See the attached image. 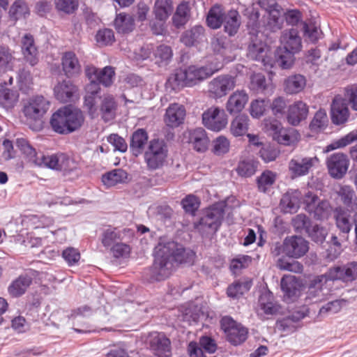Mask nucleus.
<instances>
[{
	"mask_svg": "<svg viewBox=\"0 0 357 357\" xmlns=\"http://www.w3.org/2000/svg\"><path fill=\"white\" fill-rule=\"evenodd\" d=\"M319 162L317 156L302 157L296 155L289 162L288 169L292 178L305 176Z\"/></svg>",
	"mask_w": 357,
	"mask_h": 357,
	"instance_id": "obj_12",
	"label": "nucleus"
},
{
	"mask_svg": "<svg viewBox=\"0 0 357 357\" xmlns=\"http://www.w3.org/2000/svg\"><path fill=\"white\" fill-rule=\"evenodd\" d=\"M343 240L342 234L340 233V238L335 235H333L330 241L329 248L327 250L328 257L331 259H336L342 252V243L341 242L346 241Z\"/></svg>",
	"mask_w": 357,
	"mask_h": 357,
	"instance_id": "obj_57",
	"label": "nucleus"
},
{
	"mask_svg": "<svg viewBox=\"0 0 357 357\" xmlns=\"http://www.w3.org/2000/svg\"><path fill=\"white\" fill-rule=\"evenodd\" d=\"M283 252L289 257L298 259L309 250V243L304 238L291 236L285 238L282 244Z\"/></svg>",
	"mask_w": 357,
	"mask_h": 357,
	"instance_id": "obj_14",
	"label": "nucleus"
},
{
	"mask_svg": "<svg viewBox=\"0 0 357 357\" xmlns=\"http://www.w3.org/2000/svg\"><path fill=\"white\" fill-rule=\"evenodd\" d=\"M191 7L188 1H181L176 8L173 14L172 21L176 29L183 27L189 21L190 17Z\"/></svg>",
	"mask_w": 357,
	"mask_h": 357,
	"instance_id": "obj_32",
	"label": "nucleus"
},
{
	"mask_svg": "<svg viewBox=\"0 0 357 357\" xmlns=\"http://www.w3.org/2000/svg\"><path fill=\"white\" fill-rule=\"evenodd\" d=\"M301 287V282L295 276H284L281 280L284 299L287 303L293 302L298 298Z\"/></svg>",
	"mask_w": 357,
	"mask_h": 357,
	"instance_id": "obj_24",
	"label": "nucleus"
},
{
	"mask_svg": "<svg viewBox=\"0 0 357 357\" xmlns=\"http://www.w3.org/2000/svg\"><path fill=\"white\" fill-rule=\"evenodd\" d=\"M20 93L15 88H8L6 83L0 84V107L6 110L13 109L19 102Z\"/></svg>",
	"mask_w": 357,
	"mask_h": 357,
	"instance_id": "obj_27",
	"label": "nucleus"
},
{
	"mask_svg": "<svg viewBox=\"0 0 357 357\" xmlns=\"http://www.w3.org/2000/svg\"><path fill=\"white\" fill-rule=\"evenodd\" d=\"M248 123L249 118L247 115L237 116L231 123L230 130L232 135L236 137L244 135L248 130Z\"/></svg>",
	"mask_w": 357,
	"mask_h": 357,
	"instance_id": "obj_46",
	"label": "nucleus"
},
{
	"mask_svg": "<svg viewBox=\"0 0 357 357\" xmlns=\"http://www.w3.org/2000/svg\"><path fill=\"white\" fill-rule=\"evenodd\" d=\"M60 153L52 155L42 154L38 156L36 160L35 165L38 167H44L54 170H58Z\"/></svg>",
	"mask_w": 357,
	"mask_h": 357,
	"instance_id": "obj_48",
	"label": "nucleus"
},
{
	"mask_svg": "<svg viewBox=\"0 0 357 357\" xmlns=\"http://www.w3.org/2000/svg\"><path fill=\"white\" fill-rule=\"evenodd\" d=\"M202 123L208 130L219 132L227 126V116L223 109L212 106L203 112Z\"/></svg>",
	"mask_w": 357,
	"mask_h": 357,
	"instance_id": "obj_10",
	"label": "nucleus"
},
{
	"mask_svg": "<svg viewBox=\"0 0 357 357\" xmlns=\"http://www.w3.org/2000/svg\"><path fill=\"white\" fill-rule=\"evenodd\" d=\"M128 178L127 172L122 169H116L102 175V181L108 186H114L126 182Z\"/></svg>",
	"mask_w": 357,
	"mask_h": 357,
	"instance_id": "obj_42",
	"label": "nucleus"
},
{
	"mask_svg": "<svg viewBox=\"0 0 357 357\" xmlns=\"http://www.w3.org/2000/svg\"><path fill=\"white\" fill-rule=\"evenodd\" d=\"M326 165L333 178H342L348 170L349 161L346 154L335 153L327 158Z\"/></svg>",
	"mask_w": 357,
	"mask_h": 357,
	"instance_id": "obj_18",
	"label": "nucleus"
},
{
	"mask_svg": "<svg viewBox=\"0 0 357 357\" xmlns=\"http://www.w3.org/2000/svg\"><path fill=\"white\" fill-rule=\"evenodd\" d=\"M149 135L145 129L138 128L132 135L130 149L134 154L137 155L142 153L145 145L147 144Z\"/></svg>",
	"mask_w": 357,
	"mask_h": 357,
	"instance_id": "obj_38",
	"label": "nucleus"
},
{
	"mask_svg": "<svg viewBox=\"0 0 357 357\" xmlns=\"http://www.w3.org/2000/svg\"><path fill=\"white\" fill-rule=\"evenodd\" d=\"M22 51L24 56L31 66H35L38 61V50L34 38L30 33L25 34L22 38Z\"/></svg>",
	"mask_w": 357,
	"mask_h": 357,
	"instance_id": "obj_30",
	"label": "nucleus"
},
{
	"mask_svg": "<svg viewBox=\"0 0 357 357\" xmlns=\"http://www.w3.org/2000/svg\"><path fill=\"white\" fill-rule=\"evenodd\" d=\"M9 14L11 17L17 20L29 14V8L23 0H16L10 6Z\"/></svg>",
	"mask_w": 357,
	"mask_h": 357,
	"instance_id": "obj_58",
	"label": "nucleus"
},
{
	"mask_svg": "<svg viewBox=\"0 0 357 357\" xmlns=\"http://www.w3.org/2000/svg\"><path fill=\"white\" fill-rule=\"evenodd\" d=\"M309 114L308 105L302 100H297L289 105L287 111V122L294 126L305 120Z\"/></svg>",
	"mask_w": 357,
	"mask_h": 357,
	"instance_id": "obj_21",
	"label": "nucleus"
},
{
	"mask_svg": "<svg viewBox=\"0 0 357 357\" xmlns=\"http://www.w3.org/2000/svg\"><path fill=\"white\" fill-rule=\"evenodd\" d=\"M62 70L68 77H73L81 73V65L73 52H64L61 57Z\"/></svg>",
	"mask_w": 357,
	"mask_h": 357,
	"instance_id": "obj_29",
	"label": "nucleus"
},
{
	"mask_svg": "<svg viewBox=\"0 0 357 357\" xmlns=\"http://www.w3.org/2000/svg\"><path fill=\"white\" fill-rule=\"evenodd\" d=\"M32 283V278L26 275H21L11 282L8 287L9 294L13 297L23 295Z\"/></svg>",
	"mask_w": 357,
	"mask_h": 357,
	"instance_id": "obj_35",
	"label": "nucleus"
},
{
	"mask_svg": "<svg viewBox=\"0 0 357 357\" xmlns=\"http://www.w3.org/2000/svg\"><path fill=\"white\" fill-rule=\"evenodd\" d=\"M252 286L250 281L240 282L237 281L230 284L227 289V296L230 298H238L244 293L248 291Z\"/></svg>",
	"mask_w": 357,
	"mask_h": 357,
	"instance_id": "obj_49",
	"label": "nucleus"
},
{
	"mask_svg": "<svg viewBox=\"0 0 357 357\" xmlns=\"http://www.w3.org/2000/svg\"><path fill=\"white\" fill-rule=\"evenodd\" d=\"M16 144L28 160L35 165L36 160L38 156L36 149L29 142L25 139L20 138L17 139Z\"/></svg>",
	"mask_w": 357,
	"mask_h": 357,
	"instance_id": "obj_51",
	"label": "nucleus"
},
{
	"mask_svg": "<svg viewBox=\"0 0 357 357\" xmlns=\"http://www.w3.org/2000/svg\"><path fill=\"white\" fill-rule=\"evenodd\" d=\"M186 116V110L183 105L172 103L166 109L164 121L169 128H177L183 123Z\"/></svg>",
	"mask_w": 357,
	"mask_h": 357,
	"instance_id": "obj_22",
	"label": "nucleus"
},
{
	"mask_svg": "<svg viewBox=\"0 0 357 357\" xmlns=\"http://www.w3.org/2000/svg\"><path fill=\"white\" fill-rule=\"evenodd\" d=\"M55 98L61 102H71L78 96V88L72 82L63 80L54 87Z\"/></svg>",
	"mask_w": 357,
	"mask_h": 357,
	"instance_id": "obj_23",
	"label": "nucleus"
},
{
	"mask_svg": "<svg viewBox=\"0 0 357 357\" xmlns=\"http://www.w3.org/2000/svg\"><path fill=\"white\" fill-rule=\"evenodd\" d=\"M17 84L20 90L27 93L33 84L30 71L25 69L20 70L17 77Z\"/></svg>",
	"mask_w": 357,
	"mask_h": 357,
	"instance_id": "obj_56",
	"label": "nucleus"
},
{
	"mask_svg": "<svg viewBox=\"0 0 357 357\" xmlns=\"http://www.w3.org/2000/svg\"><path fill=\"white\" fill-rule=\"evenodd\" d=\"M181 204L186 213L194 215L200 206V200L195 195H188L183 199Z\"/></svg>",
	"mask_w": 357,
	"mask_h": 357,
	"instance_id": "obj_61",
	"label": "nucleus"
},
{
	"mask_svg": "<svg viewBox=\"0 0 357 357\" xmlns=\"http://www.w3.org/2000/svg\"><path fill=\"white\" fill-rule=\"evenodd\" d=\"M117 102L112 95L105 96L99 107L100 114L105 122L113 120L116 116Z\"/></svg>",
	"mask_w": 357,
	"mask_h": 357,
	"instance_id": "obj_34",
	"label": "nucleus"
},
{
	"mask_svg": "<svg viewBox=\"0 0 357 357\" xmlns=\"http://www.w3.org/2000/svg\"><path fill=\"white\" fill-rule=\"evenodd\" d=\"M173 10V0H155L153 13L156 20L165 23Z\"/></svg>",
	"mask_w": 357,
	"mask_h": 357,
	"instance_id": "obj_31",
	"label": "nucleus"
},
{
	"mask_svg": "<svg viewBox=\"0 0 357 357\" xmlns=\"http://www.w3.org/2000/svg\"><path fill=\"white\" fill-rule=\"evenodd\" d=\"M277 178V174L271 170H265L257 178L258 190L267 192L273 185Z\"/></svg>",
	"mask_w": 357,
	"mask_h": 357,
	"instance_id": "obj_43",
	"label": "nucleus"
},
{
	"mask_svg": "<svg viewBox=\"0 0 357 357\" xmlns=\"http://www.w3.org/2000/svg\"><path fill=\"white\" fill-rule=\"evenodd\" d=\"M222 68L219 62H210L206 66L191 65L185 68L177 69L169 78L173 87L192 86L208 78Z\"/></svg>",
	"mask_w": 357,
	"mask_h": 357,
	"instance_id": "obj_3",
	"label": "nucleus"
},
{
	"mask_svg": "<svg viewBox=\"0 0 357 357\" xmlns=\"http://www.w3.org/2000/svg\"><path fill=\"white\" fill-rule=\"evenodd\" d=\"M230 142L225 136H220L213 142V152L217 155H221L229 152Z\"/></svg>",
	"mask_w": 357,
	"mask_h": 357,
	"instance_id": "obj_63",
	"label": "nucleus"
},
{
	"mask_svg": "<svg viewBox=\"0 0 357 357\" xmlns=\"http://www.w3.org/2000/svg\"><path fill=\"white\" fill-rule=\"evenodd\" d=\"M225 14L219 6H213L208 11L206 17L207 25L211 29H216L223 23Z\"/></svg>",
	"mask_w": 357,
	"mask_h": 357,
	"instance_id": "obj_44",
	"label": "nucleus"
},
{
	"mask_svg": "<svg viewBox=\"0 0 357 357\" xmlns=\"http://www.w3.org/2000/svg\"><path fill=\"white\" fill-rule=\"evenodd\" d=\"M14 59L13 52L8 47L0 45V75L12 69Z\"/></svg>",
	"mask_w": 357,
	"mask_h": 357,
	"instance_id": "obj_47",
	"label": "nucleus"
},
{
	"mask_svg": "<svg viewBox=\"0 0 357 357\" xmlns=\"http://www.w3.org/2000/svg\"><path fill=\"white\" fill-rule=\"evenodd\" d=\"M258 314L264 316H273L280 313L281 306L274 301L271 293H265L260 296L258 301Z\"/></svg>",
	"mask_w": 357,
	"mask_h": 357,
	"instance_id": "obj_28",
	"label": "nucleus"
},
{
	"mask_svg": "<svg viewBox=\"0 0 357 357\" xmlns=\"http://www.w3.org/2000/svg\"><path fill=\"white\" fill-rule=\"evenodd\" d=\"M147 342L150 349L158 357H170L171 342L163 333L152 332L149 333Z\"/></svg>",
	"mask_w": 357,
	"mask_h": 357,
	"instance_id": "obj_15",
	"label": "nucleus"
},
{
	"mask_svg": "<svg viewBox=\"0 0 357 357\" xmlns=\"http://www.w3.org/2000/svg\"><path fill=\"white\" fill-rule=\"evenodd\" d=\"M85 73L89 79H95L98 83L108 87L113 84L115 69L109 66H105L101 70L93 66H88L86 67Z\"/></svg>",
	"mask_w": 357,
	"mask_h": 357,
	"instance_id": "obj_20",
	"label": "nucleus"
},
{
	"mask_svg": "<svg viewBox=\"0 0 357 357\" xmlns=\"http://www.w3.org/2000/svg\"><path fill=\"white\" fill-rule=\"evenodd\" d=\"M225 204L216 202L203 211V215L195 227L200 231L215 233L222 225L225 215Z\"/></svg>",
	"mask_w": 357,
	"mask_h": 357,
	"instance_id": "obj_6",
	"label": "nucleus"
},
{
	"mask_svg": "<svg viewBox=\"0 0 357 357\" xmlns=\"http://www.w3.org/2000/svg\"><path fill=\"white\" fill-rule=\"evenodd\" d=\"M84 120V115L79 109L63 107L52 115L50 125L54 132L68 134L79 128Z\"/></svg>",
	"mask_w": 357,
	"mask_h": 357,
	"instance_id": "obj_4",
	"label": "nucleus"
},
{
	"mask_svg": "<svg viewBox=\"0 0 357 357\" xmlns=\"http://www.w3.org/2000/svg\"><path fill=\"white\" fill-rule=\"evenodd\" d=\"M305 210L316 220H325L328 218L331 206L328 201L321 200L312 192H307L303 198Z\"/></svg>",
	"mask_w": 357,
	"mask_h": 357,
	"instance_id": "obj_8",
	"label": "nucleus"
},
{
	"mask_svg": "<svg viewBox=\"0 0 357 357\" xmlns=\"http://www.w3.org/2000/svg\"><path fill=\"white\" fill-rule=\"evenodd\" d=\"M204 37V28L202 26H195L185 31L181 40L186 46H192L202 40Z\"/></svg>",
	"mask_w": 357,
	"mask_h": 357,
	"instance_id": "obj_41",
	"label": "nucleus"
},
{
	"mask_svg": "<svg viewBox=\"0 0 357 357\" xmlns=\"http://www.w3.org/2000/svg\"><path fill=\"white\" fill-rule=\"evenodd\" d=\"M190 142L192 144L194 149L200 153L205 152L209 144V139L206 132L202 128H195L190 132Z\"/></svg>",
	"mask_w": 357,
	"mask_h": 357,
	"instance_id": "obj_33",
	"label": "nucleus"
},
{
	"mask_svg": "<svg viewBox=\"0 0 357 357\" xmlns=\"http://www.w3.org/2000/svg\"><path fill=\"white\" fill-rule=\"evenodd\" d=\"M249 100L247 92L243 90L234 91L228 98L226 102V109L230 114L240 113L244 108Z\"/></svg>",
	"mask_w": 357,
	"mask_h": 357,
	"instance_id": "obj_25",
	"label": "nucleus"
},
{
	"mask_svg": "<svg viewBox=\"0 0 357 357\" xmlns=\"http://www.w3.org/2000/svg\"><path fill=\"white\" fill-rule=\"evenodd\" d=\"M220 326L226 335L227 340L233 345L242 344L248 337V329L229 316H225L221 319Z\"/></svg>",
	"mask_w": 357,
	"mask_h": 357,
	"instance_id": "obj_7",
	"label": "nucleus"
},
{
	"mask_svg": "<svg viewBox=\"0 0 357 357\" xmlns=\"http://www.w3.org/2000/svg\"><path fill=\"white\" fill-rule=\"evenodd\" d=\"M114 25L118 33H128L132 31L135 28V20L130 14L120 13L116 15Z\"/></svg>",
	"mask_w": 357,
	"mask_h": 357,
	"instance_id": "obj_37",
	"label": "nucleus"
},
{
	"mask_svg": "<svg viewBox=\"0 0 357 357\" xmlns=\"http://www.w3.org/2000/svg\"><path fill=\"white\" fill-rule=\"evenodd\" d=\"M236 85V79L230 75H220L208 83V93L214 98L225 97Z\"/></svg>",
	"mask_w": 357,
	"mask_h": 357,
	"instance_id": "obj_11",
	"label": "nucleus"
},
{
	"mask_svg": "<svg viewBox=\"0 0 357 357\" xmlns=\"http://www.w3.org/2000/svg\"><path fill=\"white\" fill-rule=\"evenodd\" d=\"M355 141H357V131L350 132L342 138L326 146L325 151L330 152L337 149L345 147Z\"/></svg>",
	"mask_w": 357,
	"mask_h": 357,
	"instance_id": "obj_50",
	"label": "nucleus"
},
{
	"mask_svg": "<svg viewBox=\"0 0 357 357\" xmlns=\"http://www.w3.org/2000/svg\"><path fill=\"white\" fill-rule=\"evenodd\" d=\"M280 42L284 50L290 52L298 53L302 49L301 38L298 30L294 28L282 32Z\"/></svg>",
	"mask_w": 357,
	"mask_h": 357,
	"instance_id": "obj_26",
	"label": "nucleus"
},
{
	"mask_svg": "<svg viewBox=\"0 0 357 357\" xmlns=\"http://www.w3.org/2000/svg\"><path fill=\"white\" fill-rule=\"evenodd\" d=\"M155 259L151 266V278L160 281L169 278L176 266L189 262L194 254L174 241L159 243L155 248Z\"/></svg>",
	"mask_w": 357,
	"mask_h": 357,
	"instance_id": "obj_1",
	"label": "nucleus"
},
{
	"mask_svg": "<svg viewBox=\"0 0 357 357\" xmlns=\"http://www.w3.org/2000/svg\"><path fill=\"white\" fill-rule=\"evenodd\" d=\"M288 107V100L281 96L274 98L270 105L273 114L278 118L282 117L287 113Z\"/></svg>",
	"mask_w": 357,
	"mask_h": 357,
	"instance_id": "obj_55",
	"label": "nucleus"
},
{
	"mask_svg": "<svg viewBox=\"0 0 357 357\" xmlns=\"http://www.w3.org/2000/svg\"><path fill=\"white\" fill-rule=\"evenodd\" d=\"M328 123L326 112L324 109H319L310 121L309 128L312 132H319L324 130Z\"/></svg>",
	"mask_w": 357,
	"mask_h": 357,
	"instance_id": "obj_45",
	"label": "nucleus"
},
{
	"mask_svg": "<svg viewBox=\"0 0 357 357\" xmlns=\"http://www.w3.org/2000/svg\"><path fill=\"white\" fill-rule=\"evenodd\" d=\"M59 158L58 170L64 172H71L78 168V162L74 158L68 156L66 154L60 153Z\"/></svg>",
	"mask_w": 357,
	"mask_h": 357,
	"instance_id": "obj_59",
	"label": "nucleus"
},
{
	"mask_svg": "<svg viewBox=\"0 0 357 357\" xmlns=\"http://www.w3.org/2000/svg\"><path fill=\"white\" fill-rule=\"evenodd\" d=\"M225 31L229 36H234L241 25L240 15L237 10H230L224 17Z\"/></svg>",
	"mask_w": 357,
	"mask_h": 357,
	"instance_id": "obj_40",
	"label": "nucleus"
},
{
	"mask_svg": "<svg viewBox=\"0 0 357 357\" xmlns=\"http://www.w3.org/2000/svg\"><path fill=\"white\" fill-rule=\"evenodd\" d=\"M341 202L350 210L357 208V195L350 185H340L336 192Z\"/></svg>",
	"mask_w": 357,
	"mask_h": 357,
	"instance_id": "obj_36",
	"label": "nucleus"
},
{
	"mask_svg": "<svg viewBox=\"0 0 357 357\" xmlns=\"http://www.w3.org/2000/svg\"><path fill=\"white\" fill-rule=\"evenodd\" d=\"M280 205L285 213H295L299 208V201L295 196L285 195L280 201Z\"/></svg>",
	"mask_w": 357,
	"mask_h": 357,
	"instance_id": "obj_60",
	"label": "nucleus"
},
{
	"mask_svg": "<svg viewBox=\"0 0 357 357\" xmlns=\"http://www.w3.org/2000/svg\"><path fill=\"white\" fill-rule=\"evenodd\" d=\"M252 261L251 257L241 255L233 259L230 263V270L234 273H238L242 269L246 268Z\"/></svg>",
	"mask_w": 357,
	"mask_h": 357,
	"instance_id": "obj_62",
	"label": "nucleus"
},
{
	"mask_svg": "<svg viewBox=\"0 0 357 357\" xmlns=\"http://www.w3.org/2000/svg\"><path fill=\"white\" fill-rule=\"evenodd\" d=\"M266 128L271 132L274 140L279 144L289 146L296 139V131L291 128H284L282 124L273 120L266 123Z\"/></svg>",
	"mask_w": 357,
	"mask_h": 357,
	"instance_id": "obj_13",
	"label": "nucleus"
},
{
	"mask_svg": "<svg viewBox=\"0 0 357 357\" xmlns=\"http://www.w3.org/2000/svg\"><path fill=\"white\" fill-rule=\"evenodd\" d=\"M96 39L100 46L112 45L115 40L114 31L110 29L99 30L96 33Z\"/></svg>",
	"mask_w": 357,
	"mask_h": 357,
	"instance_id": "obj_64",
	"label": "nucleus"
},
{
	"mask_svg": "<svg viewBox=\"0 0 357 357\" xmlns=\"http://www.w3.org/2000/svg\"><path fill=\"white\" fill-rule=\"evenodd\" d=\"M50 102L42 96L31 98L24 105L22 112L26 121L31 123H42V119L49 109Z\"/></svg>",
	"mask_w": 357,
	"mask_h": 357,
	"instance_id": "obj_9",
	"label": "nucleus"
},
{
	"mask_svg": "<svg viewBox=\"0 0 357 357\" xmlns=\"http://www.w3.org/2000/svg\"><path fill=\"white\" fill-rule=\"evenodd\" d=\"M350 116V112L346 100L341 95L334 96L331 105V118L333 124L343 125Z\"/></svg>",
	"mask_w": 357,
	"mask_h": 357,
	"instance_id": "obj_16",
	"label": "nucleus"
},
{
	"mask_svg": "<svg viewBox=\"0 0 357 357\" xmlns=\"http://www.w3.org/2000/svg\"><path fill=\"white\" fill-rule=\"evenodd\" d=\"M282 24L283 18L280 10L276 9H272L269 10L268 22L266 24L267 28L270 31L275 32L282 29Z\"/></svg>",
	"mask_w": 357,
	"mask_h": 357,
	"instance_id": "obj_54",
	"label": "nucleus"
},
{
	"mask_svg": "<svg viewBox=\"0 0 357 357\" xmlns=\"http://www.w3.org/2000/svg\"><path fill=\"white\" fill-rule=\"evenodd\" d=\"M354 211L355 209L349 210L342 206L336 207L334 210L335 225L342 234L343 240H348V235L354 225L353 220Z\"/></svg>",
	"mask_w": 357,
	"mask_h": 357,
	"instance_id": "obj_17",
	"label": "nucleus"
},
{
	"mask_svg": "<svg viewBox=\"0 0 357 357\" xmlns=\"http://www.w3.org/2000/svg\"><path fill=\"white\" fill-rule=\"evenodd\" d=\"M357 278V262L347 263L342 266L331 268L325 274L315 277L308 287V297L317 298L316 302L324 299V296L328 294V282L341 280L342 282H351Z\"/></svg>",
	"mask_w": 357,
	"mask_h": 357,
	"instance_id": "obj_2",
	"label": "nucleus"
},
{
	"mask_svg": "<svg viewBox=\"0 0 357 357\" xmlns=\"http://www.w3.org/2000/svg\"><path fill=\"white\" fill-rule=\"evenodd\" d=\"M121 239L120 231L116 227H109L103 230L101 235V243L105 248L111 247L114 242Z\"/></svg>",
	"mask_w": 357,
	"mask_h": 357,
	"instance_id": "obj_52",
	"label": "nucleus"
},
{
	"mask_svg": "<svg viewBox=\"0 0 357 357\" xmlns=\"http://www.w3.org/2000/svg\"><path fill=\"white\" fill-rule=\"evenodd\" d=\"M172 50L169 46L159 45L154 52L155 63L158 66L167 64L172 57Z\"/></svg>",
	"mask_w": 357,
	"mask_h": 357,
	"instance_id": "obj_53",
	"label": "nucleus"
},
{
	"mask_svg": "<svg viewBox=\"0 0 357 357\" xmlns=\"http://www.w3.org/2000/svg\"><path fill=\"white\" fill-rule=\"evenodd\" d=\"M168 151L167 144L164 140L151 139L143 155L146 169L150 172L162 169L167 162Z\"/></svg>",
	"mask_w": 357,
	"mask_h": 357,
	"instance_id": "obj_5",
	"label": "nucleus"
},
{
	"mask_svg": "<svg viewBox=\"0 0 357 357\" xmlns=\"http://www.w3.org/2000/svg\"><path fill=\"white\" fill-rule=\"evenodd\" d=\"M268 49L266 43L257 37L252 38L248 48V56L251 59L260 61L265 67L272 66L273 60L267 55Z\"/></svg>",
	"mask_w": 357,
	"mask_h": 357,
	"instance_id": "obj_19",
	"label": "nucleus"
},
{
	"mask_svg": "<svg viewBox=\"0 0 357 357\" xmlns=\"http://www.w3.org/2000/svg\"><path fill=\"white\" fill-rule=\"evenodd\" d=\"M306 80L304 76L296 75L288 77L284 82V90L288 94H296L301 92L305 86Z\"/></svg>",
	"mask_w": 357,
	"mask_h": 357,
	"instance_id": "obj_39",
	"label": "nucleus"
}]
</instances>
